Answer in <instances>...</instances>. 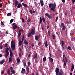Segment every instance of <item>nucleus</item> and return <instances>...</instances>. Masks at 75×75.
I'll return each mask as SVG.
<instances>
[{
    "instance_id": "f257e3e1",
    "label": "nucleus",
    "mask_w": 75,
    "mask_h": 75,
    "mask_svg": "<svg viewBox=\"0 0 75 75\" xmlns=\"http://www.w3.org/2000/svg\"><path fill=\"white\" fill-rule=\"evenodd\" d=\"M59 72V69L56 67L55 69V72L56 75H59V74H61L62 75L64 74V72H63V71L62 70H60V72Z\"/></svg>"
},
{
    "instance_id": "f03ea898",
    "label": "nucleus",
    "mask_w": 75,
    "mask_h": 75,
    "mask_svg": "<svg viewBox=\"0 0 75 75\" xmlns=\"http://www.w3.org/2000/svg\"><path fill=\"white\" fill-rule=\"evenodd\" d=\"M13 57V52L11 51V50H10V57L9 59V62H11L12 61V58Z\"/></svg>"
},
{
    "instance_id": "7ed1b4c3",
    "label": "nucleus",
    "mask_w": 75,
    "mask_h": 75,
    "mask_svg": "<svg viewBox=\"0 0 75 75\" xmlns=\"http://www.w3.org/2000/svg\"><path fill=\"white\" fill-rule=\"evenodd\" d=\"M35 28H33V29H32L30 31V34H32V35H34L35 34Z\"/></svg>"
},
{
    "instance_id": "20e7f679",
    "label": "nucleus",
    "mask_w": 75,
    "mask_h": 75,
    "mask_svg": "<svg viewBox=\"0 0 75 75\" xmlns=\"http://www.w3.org/2000/svg\"><path fill=\"white\" fill-rule=\"evenodd\" d=\"M26 72L27 74H29V73H30V69H29V68H28V67L27 66V65L26 66Z\"/></svg>"
},
{
    "instance_id": "39448f33",
    "label": "nucleus",
    "mask_w": 75,
    "mask_h": 75,
    "mask_svg": "<svg viewBox=\"0 0 75 75\" xmlns=\"http://www.w3.org/2000/svg\"><path fill=\"white\" fill-rule=\"evenodd\" d=\"M11 47L12 51H14L15 49V47H16V45H15V44L14 45H11Z\"/></svg>"
},
{
    "instance_id": "423d86ee",
    "label": "nucleus",
    "mask_w": 75,
    "mask_h": 75,
    "mask_svg": "<svg viewBox=\"0 0 75 75\" xmlns=\"http://www.w3.org/2000/svg\"><path fill=\"white\" fill-rule=\"evenodd\" d=\"M45 15L49 18H51V15H50L48 13H45Z\"/></svg>"
},
{
    "instance_id": "0eeeda50",
    "label": "nucleus",
    "mask_w": 75,
    "mask_h": 75,
    "mask_svg": "<svg viewBox=\"0 0 75 75\" xmlns=\"http://www.w3.org/2000/svg\"><path fill=\"white\" fill-rule=\"evenodd\" d=\"M22 43H23V42H22L21 40H20L18 42L19 47H20V46H21Z\"/></svg>"
},
{
    "instance_id": "6e6552de",
    "label": "nucleus",
    "mask_w": 75,
    "mask_h": 75,
    "mask_svg": "<svg viewBox=\"0 0 75 75\" xmlns=\"http://www.w3.org/2000/svg\"><path fill=\"white\" fill-rule=\"evenodd\" d=\"M74 69V64H71V71H73Z\"/></svg>"
},
{
    "instance_id": "1a4fd4ad",
    "label": "nucleus",
    "mask_w": 75,
    "mask_h": 75,
    "mask_svg": "<svg viewBox=\"0 0 75 75\" xmlns=\"http://www.w3.org/2000/svg\"><path fill=\"white\" fill-rule=\"evenodd\" d=\"M18 1L17 0L15 1V6L16 7L17 6V5H18Z\"/></svg>"
},
{
    "instance_id": "9d476101",
    "label": "nucleus",
    "mask_w": 75,
    "mask_h": 75,
    "mask_svg": "<svg viewBox=\"0 0 75 75\" xmlns=\"http://www.w3.org/2000/svg\"><path fill=\"white\" fill-rule=\"evenodd\" d=\"M17 8H20V7L22 8V5H21V4L20 3L18 4V5L17 6Z\"/></svg>"
},
{
    "instance_id": "9b49d317",
    "label": "nucleus",
    "mask_w": 75,
    "mask_h": 75,
    "mask_svg": "<svg viewBox=\"0 0 75 75\" xmlns=\"http://www.w3.org/2000/svg\"><path fill=\"white\" fill-rule=\"evenodd\" d=\"M42 21L44 23H46V21H45V17H42Z\"/></svg>"
},
{
    "instance_id": "f8f14e48",
    "label": "nucleus",
    "mask_w": 75,
    "mask_h": 75,
    "mask_svg": "<svg viewBox=\"0 0 75 75\" xmlns=\"http://www.w3.org/2000/svg\"><path fill=\"white\" fill-rule=\"evenodd\" d=\"M22 5L24 6V7H28V6H27V4H24V3H22Z\"/></svg>"
},
{
    "instance_id": "ddd939ff",
    "label": "nucleus",
    "mask_w": 75,
    "mask_h": 75,
    "mask_svg": "<svg viewBox=\"0 0 75 75\" xmlns=\"http://www.w3.org/2000/svg\"><path fill=\"white\" fill-rule=\"evenodd\" d=\"M15 43H16V42H15V41L13 40H12L11 42V45H14Z\"/></svg>"
},
{
    "instance_id": "4468645a",
    "label": "nucleus",
    "mask_w": 75,
    "mask_h": 75,
    "mask_svg": "<svg viewBox=\"0 0 75 75\" xmlns=\"http://www.w3.org/2000/svg\"><path fill=\"white\" fill-rule=\"evenodd\" d=\"M37 58V54L36 53L33 56V58L34 59H36Z\"/></svg>"
},
{
    "instance_id": "2eb2a0df",
    "label": "nucleus",
    "mask_w": 75,
    "mask_h": 75,
    "mask_svg": "<svg viewBox=\"0 0 75 75\" xmlns=\"http://www.w3.org/2000/svg\"><path fill=\"white\" fill-rule=\"evenodd\" d=\"M35 40H38V39H39V37H38V35H36L35 37Z\"/></svg>"
},
{
    "instance_id": "dca6fc26",
    "label": "nucleus",
    "mask_w": 75,
    "mask_h": 75,
    "mask_svg": "<svg viewBox=\"0 0 75 75\" xmlns=\"http://www.w3.org/2000/svg\"><path fill=\"white\" fill-rule=\"evenodd\" d=\"M40 2L41 6H42V7H43V6H44V3H43V1H42V0H40Z\"/></svg>"
},
{
    "instance_id": "f3484780",
    "label": "nucleus",
    "mask_w": 75,
    "mask_h": 75,
    "mask_svg": "<svg viewBox=\"0 0 75 75\" xmlns=\"http://www.w3.org/2000/svg\"><path fill=\"white\" fill-rule=\"evenodd\" d=\"M22 42H23L24 40H25V38L24 37V35H23L21 38Z\"/></svg>"
},
{
    "instance_id": "a211bd4d",
    "label": "nucleus",
    "mask_w": 75,
    "mask_h": 75,
    "mask_svg": "<svg viewBox=\"0 0 75 75\" xmlns=\"http://www.w3.org/2000/svg\"><path fill=\"white\" fill-rule=\"evenodd\" d=\"M4 62H5V61L4 60H2L0 62V64H4Z\"/></svg>"
},
{
    "instance_id": "6ab92c4d",
    "label": "nucleus",
    "mask_w": 75,
    "mask_h": 75,
    "mask_svg": "<svg viewBox=\"0 0 75 75\" xmlns=\"http://www.w3.org/2000/svg\"><path fill=\"white\" fill-rule=\"evenodd\" d=\"M42 44V41L40 40L39 42L38 43V45H39V46H40Z\"/></svg>"
},
{
    "instance_id": "aec40b11",
    "label": "nucleus",
    "mask_w": 75,
    "mask_h": 75,
    "mask_svg": "<svg viewBox=\"0 0 75 75\" xmlns=\"http://www.w3.org/2000/svg\"><path fill=\"white\" fill-rule=\"evenodd\" d=\"M49 60L50 62H53V59L50 57H49Z\"/></svg>"
},
{
    "instance_id": "412c9836",
    "label": "nucleus",
    "mask_w": 75,
    "mask_h": 75,
    "mask_svg": "<svg viewBox=\"0 0 75 75\" xmlns=\"http://www.w3.org/2000/svg\"><path fill=\"white\" fill-rule=\"evenodd\" d=\"M49 8H52V7H53V4H49Z\"/></svg>"
},
{
    "instance_id": "4be33fe9",
    "label": "nucleus",
    "mask_w": 75,
    "mask_h": 75,
    "mask_svg": "<svg viewBox=\"0 0 75 75\" xmlns=\"http://www.w3.org/2000/svg\"><path fill=\"white\" fill-rule=\"evenodd\" d=\"M17 28V25H15L14 26H13V28L14 30H16V28Z\"/></svg>"
},
{
    "instance_id": "5701e85b",
    "label": "nucleus",
    "mask_w": 75,
    "mask_h": 75,
    "mask_svg": "<svg viewBox=\"0 0 75 75\" xmlns=\"http://www.w3.org/2000/svg\"><path fill=\"white\" fill-rule=\"evenodd\" d=\"M32 36V34L30 33H29L28 34V37H31Z\"/></svg>"
},
{
    "instance_id": "b1692460",
    "label": "nucleus",
    "mask_w": 75,
    "mask_h": 75,
    "mask_svg": "<svg viewBox=\"0 0 75 75\" xmlns=\"http://www.w3.org/2000/svg\"><path fill=\"white\" fill-rule=\"evenodd\" d=\"M21 33L20 32H19V33L18 34V37L19 38L21 36Z\"/></svg>"
},
{
    "instance_id": "393cba45",
    "label": "nucleus",
    "mask_w": 75,
    "mask_h": 75,
    "mask_svg": "<svg viewBox=\"0 0 75 75\" xmlns=\"http://www.w3.org/2000/svg\"><path fill=\"white\" fill-rule=\"evenodd\" d=\"M55 8H53V7H52V8H51L50 10L52 11H55Z\"/></svg>"
},
{
    "instance_id": "a878e982",
    "label": "nucleus",
    "mask_w": 75,
    "mask_h": 75,
    "mask_svg": "<svg viewBox=\"0 0 75 75\" xmlns=\"http://www.w3.org/2000/svg\"><path fill=\"white\" fill-rule=\"evenodd\" d=\"M61 44L62 45V46H64V41H61Z\"/></svg>"
},
{
    "instance_id": "bb28decb",
    "label": "nucleus",
    "mask_w": 75,
    "mask_h": 75,
    "mask_svg": "<svg viewBox=\"0 0 75 75\" xmlns=\"http://www.w3.org/2000/svg\"><path fill=\"white\" fill-rule=\"evenodd\" d=\"M24 43L25 44H26V45H27L28 44V42L26 40H25L24 41Z\"/></svg>"
},
{
    "instance_id": "cd10ccee",
    "label": "nucleus",
    "mask_w": 75,
    "mask_h": 75,
    "mask_svg": "<svg viewBox=\"0 0 75 75\" xmlns=\"http://www.w3.org/2000/svg\"><path fill=\"white\" fill-rule=\"evenodd\" d=\"M45 61H46V57H44L43 58V62H45Z\"/></svg>"
},
{
    "instance_id": "c85d7f7f",
    "label": "nucleus",
    "mask_w": 75,
    "mask_h": 75,
    "mask_svg": "<svg viewBox=\"0 0 75 75\" xmlns=\"http://www.w3.org/2000/svg\"><path fill=\"white\" fill-rule=\"evenodd\" d=\"M63 62L64 63V65L65 67H66V62H65V60H64V59H63Z\"/></svg>"
},
{
    "instance_id": "c756f323",
    "label": "nucleus",
    "mask_w": 75,
    "mask_h": 75,
    "mask_svg": "<svg viewBox=\"0 0 75 75\" xmlns=\"http://www.w3.org/2000/svg\"><path fill=\"white\" fill-rule=\"evenodd\" d=\"M45 46L46 47H48V43L47 42V41H46L45 43Z\"/></svg>"
},
{
    "instance_id": "7c9ffc66",
    "label": "nucleus",
    "mask_w": 75,
    "mask_h": 75,
    "mask_svg": "<svg viewBox=\"0 0 75 75\" xmlns=\"http://www.w3.org/2000/svg\"><path fill=\"white\" fill-rule=\"evenodd\" d=\"M62 46V50H65V46Z\"/></svg>"
},
{
    "instance_id": "2f4dec72",
    "label": "nucleus",
    "mask_w": 75,
    "mask_h": 75,
    "mask_svg": "<svg viewBox=\"0 0 75 75\" xmlns=\"http://www.w3.org/2000/svg\"><path fill=\"white\" fill-rule=\"evenodd\" d=\"M61 27H64L65 26V24H64V23H62L61 24Z\"/></svg>"
},
{
    "instance_id": "473e14b6",
    "label": "nucleus",
    "mask_w": 75,
    "mask_h": 75,
    "mask_svg": "<svg viewBox=\"0 0 75 75\" xmlns=\"http://www.w3.org/2000/svg\"><path fill=\"white\" fill-rule=\"evenodd\" d=\"M11 72L13 74H16V71L14 70H12L11 71Z\"/></svg>"
},
{
    "instance_id": "72a5a7b5",
    "label": "nucleus",
    "mask_w": 75,
    "mask_h": 75,
    "mask_svg": "<svg viewBox=\"0 0 75 75\" xmlns=\"http://www.w3.org/2000/svg\"><path fill=\"white\" fill-rule=\"evenodd\" d=\"M17 62L18 63L20 62V60L19 58H18L17 59Z\"/></svg>"
},
{
    "instance_id": "f704fd0d",
    "label": "nucleus",
    "mask_w": 75,
    "mask_h": 75,
    "mask_svg": "<svg viewBox=\"0 0 75 75\" xmlns=\"http://www.w3.org/2000/svg\"><path fill=\"white\" fill-rule=\"evenodd\" d=\"M56 7V4L55 3H54L53 5V8H55Z\"/></svg>"
},
{
    "instance_id": "c9c22d12",
    "label": "nucleus",
    "mask_w": 75,
    "mask_h": 75,
    "mask_svg": "<svg viewBox=\"0 0 75 75\" xmlns=\"http://www.w3.org/2000/svg\"><path fill=\"white\" fill-rule=\"evenodd\" d=\"M8 50H9V49L8 48H7L5 51V52H8Z\"/></svg>"
},
{
    "instance_id": "e433bc0d",
    "label": "nucleus",
    "mask_w": 75,
    "mask_h": 75,
    "mask_svg": "<svg viewBox=\"0 0 75 75\" xmlns=\"http://www.w3.org/2000/svg\"><path fill=\"white\" fill-rule=\"evenodd\" d=\"M11 15V13H8V14H7V16H10Z\"/></svg>"
},
{
    "instance_id": "4c0bfd02",
    "label": "nucleus",
    "mask_w": 75,
    "mask_h": 75,
    "mask_svg": "<svg viewBox=\"0 0 75 75\" xmlns=\"http://www.w3.org/2000/svg\"><path fill=\"white\" fill-rule=\"evenodd\" d=\"M40 23H42V18L41 17H40Z\"/></svg>"
},
{
    "instance_id": "58836bf2",
    "label": "nucleus",
    "mask_w": 75,
    "mask_h": 75,
    "mask_svg": "<svg viewBox=\"0 0 75 75\" xmlns=\"http://www.w3.org/2000/svg\"><path fill=\"white\" fill-rule=\"evenodd\" d=\"M66 29V27H65V26H63L62 28V30H65Z\"/></svg>"
},
{
    "instance_id": "ea45409f",
    "label": "nucleus",
    "mask_w": 75,
    "mask_h": 75,
    "mask_svg": "<svg viewBox=\"0 0 75 75\" xmlns=\"http://www.w3.org/2000/svg\"><path fill=\"white\" fill-rule=\"evenodd\" d=\"M68 50H72L71 46H69L68 47Z\"/></svg>"
},
{
    "instance_id": "a19ab883",
    "label": "nucleus",
    "mask_w": 75,
    "mask_h": 75,
    "mask_svg": "<svg viewBox=\"0 0 75 75\" xmlns=\"http://www.w3.org/2000/svg\"><path fill=\"white\" fill-rule=\"evenodd\" d=\"M52 37L53 39H55V35H52Z\"/></svg>"
},
{
    "instance_id": "79ce46f5",
    "label": "nucleus",
    "mask_w": 75,
    "mask_h": 75,
    "mask_svg": "<svg viewBox=\"0 0 75 75\" xmlns=\"http://www.w3.org/2000/svg\"><path fill=\"white\" fill-rule=\"evenodd\" d=\"M21 31H22V32L23 33V32H24V30L23 29H21L19 30V33H20V32H21Z\"/></svg>"
},
{
    "instance_id": "37998d69",
    "label": "nucleus",
    "mask_w": 75,
    "mask_h": 75,
    "mask_svg": "<svg viewBox=\"0 0 75 75\" xmlns=\"http://www.w3.org/2000/svg\"><path fill=\"white\" fill-rule=\"evenodd\" d=\"M23 66L24 67H25L26 66V62H23Z\"/></svg>"
},
{
    "instance_id": "c03bdc74",
    "label": "nucleus",
    "mask_w": 75,
    "mask_h": 75,
    "mask_svg": "<svg viewBox=\"0 0 75 75\" xmlns=\"http://www.w3.org/2000/svg\"><path fill=\"white\" fill-rule=\"evenodd\" d=\"M48 35L49 36V37H50V31H48Z\"/></svg>"
},
{
    "instance_id": "a18cd8bd",
    "label": "nucleus",
    "mask_w": 75,
    "mask_h": 75,
    "mask_svg": "<svg viewBox=\"0 0 75 75\" xmlns=\"http://www.w3.org/2000/svg\"><path fill=\"white\" fill-rule=\"evenodd\" d=\"M29 12L31 14H33V11H32V10H30V11H29Z\"/></svg>"
},
{
    "instance_id": "49530a36",
    "label": "nucleus",
    "mask_w": 75,
    "mask_h": 75,
    "mask_svg": "<svg viewBox=\"0 0 75 75\" xmlns=\"http://www.w3.org/2000/svg\"><path fill=\"white\" fill-rule=\"evenodd\" d=\"M13 67H10V71H13Z\"/></svg>"
},
{
    "instance_id": "de8ad7c7",
    "label": "nucleus",
    "mask_w": 75,
    "mask_h": 75,
    "mask_svg": "<svg viewBox=\"0 0 75 75\" xmlns=\"http://www.w3.org/2000/svg\"><path fill=\"white\" fill-rule=\"evenodd\" d=\"M21 19H22V23H24V21L25 20H24V19L23 18H22Z\"/></svg>"
},
{
    "instance_id": "09e8293b",
    "label": "nucleus",
    "mask_w": 75,
    "mask_h": 75,
    "mask_svg": "<svg viewBox=\"0 0 75 75\" xmlns=\"http://www.w3.org/2000/svg\"><path fill=\"white\" fill-rule=\"evenodd\" d=\"M27 21L28 23H29V22H30V21H31V19H30V18L28 19L27 20Z\"/></svg>"
},
{
    "instance_id": "8fccbe9b",
    "label": "nucleus",
    "mask_w": 75,
    "mask_h": 75,
    "mask_svg": "<svg viewBox=\"0 0 75 75\" xmlns=\"http://www.w3.org/2000/svg\"><path fill=\"white\" fill-rule=\"evenodd\" d=\"M7 73L8 74H10V71L9 69L8 70Z\"/></svg>"
},
{
    "instance_id": "3c124183",
    "label": "nucleus",
    "mask_w": 75,
    "mask_h": 75,
    "mask_svg": "<svg viewBox=\"0 0 75 75\" xmlns=\"http://www.w3.org/2000/svg\"><path fill=\"white\" fill-rule=\"evenodd\" d=\"M12 22H13V19H11L10 21V24H11V23H12Z\"/></svg>"
},
{
    "instance_id": "603ef678",
    "label": "nucleus",
    "mask_w": 75,
    "mask_h": 75,
    "mask_svg": "<svg viewBox=\"0 0 75 75\" xmlns=\"http://www.w3.org/2000/svg\"><path fill=\"white\" fill-rule=\"evenodd\" d=\"M28 65H31V63L30 62H28Z\"/></svg>"
},
{
    "instance_id": "864d4df0",
    "label": "nucleus",
    "mask_w": 75,
    "mask_h": 75,
    "mask_svg": "<svg viewBox=\"0 0 75 75\" xmlns=\"http://www.w3.org/2000/svg\"><path fill=\"white\" fill-rule=\"evenodd\" d=\"M75 0H72V2L73 4H75Z\"/></svg>"
},
{
    "instance_id": "5fc2aeb1",
    "label": "nucleus",
    "mask_w": 75,
    "mask_h": 75,
    "mask_svg": "<svg viewBox=\"0 0 75 75\" xmlns=\"http://www.w3.org/2000/svg\"><path fill=\"white\" fill-rule=\"evenodd\" d=\"M22 71H24V72H25V69L24 68L22 69Z\"/></svg>"
},
{
    "instance_id": "6e6d98bb",
    "label": "nucleus",
    "mask_w": 75,
    "mask_h": 75,
    "mask_svg": "<svg viewBox=\"0 0 75 75\" xmlns=\"http://www.w3.org/2000/svg\"><path fill=\"white\" fill-rule=\"evenodd\" d=\"M30 56H31V54H29L28 55V58H30Z\"/></svg>"
},
{
    "instance_id": "4d7b16f0",
    "label": "nucleus",
    "mask_w": 75,
    "mask_h": 75,
    "mask_svg": "<svg viewBox=\"0 0 75 75\" xmlns=\"http://www.w3.org/2000/svg\"><path fill=\"white\" fill-rule=\"evenodd\" d=\"M8 54H5V57L6 58H7V57H8Z\"/></svg>"
},
{
    "instance_id": "13d9d810",
    "label": "nucleus",
    "mask_w": 75,
    "mask_h": 75,
    "mask_svg": "<svg viewBox=\"0 0 75 75\" xmlns=\"http://www.w3.org/2000/svg\"><path fill=\"white\" fill-rule=\"evenodd\" d=\"M65 59L66 60V62H68V59H67V57H65Z\"/></svg>"
},
{
    "instance_id": "bf43d9fd",
    "label": "nucleus",
    "mask_w": 75,
    "mask_h": 75,
    "mask_svg": "<svg viewBox=\"0 0 75 75\" xmlns=\"http://www.w3.org/2000/svg\"><path fill=\"white\" fill-rule=\"evenodd\" d=\"M19 57H21V53H20L19 54Z\"/></svg>"
},
{
    "instance_id": "052dcab7",
    "label": "nucleus",
    "mask_w": 75,
    "mask_h": 75,
    "mask_svg": "<svg viewBox=\"0 0 75 75\" xmlns=\"http://www.w3.org/2000/svg\"><path fill=\"white\" fill-rule=\"evenodd\" d=\"M58 19V17H57L56 18V21H57V20Z\"/></svg>"
},
{
    "instance_id": "680f3d73",
    "label": "nucleus",
    "mask_w": 75,
    "mask_h": 75,
    "mask_svg": "<svg viewBox=\"0 0 75 75\" xmlns=\"http://www.w3.org/2000/svg\"><path fill=\"white\" fill-rule=\"evenodd\" d=\"M16 24V23H13L12 25H12V26H13V25H14Z\"/></svg>"
},
{
    "instance_id": "e2e57ef3",
    "label": "nucleus",
    "mask_w": 75,
    "mask_h": 75,
    "mask_svg": "<svg viewBox=\"0 0 75 75\" xmlns=\"http://www.w3.org/2000/svg\"><path fill=\"white\" fill-rule=\"evenodd\" d=\"M6 54H7V55H9V52H5Z\"/></svg>"
},
{
    "instance_id": "0e129e2a",
    "label": "nucleus",
    "mask_w": 75,
    "mask_h": 75,
    "mask_svg": "<svg viewBox=\"0 0 75 75\" xmlns=\"http://www.w3.org/2000/svg\"><path fill=\"white\" fill-rule=\"evenodd\" d=\"M3 6V5L2 4H0V7H1Z\"/></svg>"
},
{
    "instance_id": "69168bd1",
    "label": "nucleus",
    "mask_w": 75,
    "mask_h": 75,
    "mask_svg": "<svg viewBox=\"0 0 75 75\" xmlns=\"http://www.w3.org/2000/svg\"><path fill=\"white\" fill-rule=\"evenodd\" d=\"M4 70L2 71L1 72L2 74H4Z\"/></svg>"
},
{
    "instance_id": "338daca9",
    "label": "nucleus",
    "mask_w": 75,
    "mask_h": 75,
    "mask_svg": "<svg viewBox=\"0 0 75 75\" xmlns=\"http://www.w3.org/2000/svg\"><path fill=\"white\" fill-rule=\"evenodd\" d=\"M0 49H2V48H3V47H2V45H0Z\"/></svg>"
},
{
    "instance_id": "774afa93",
    "label": "nucleus",
    "mask_w": 75,
    "mask_h": 75,
    "mask_svg": "<svg viewBox=\"0 0 75 75\" xmlns=\"http://www.w3.org/2000/svg\"><path fill=\"white\" fill-rule=\"evenodd\" d=\"M31 46L32 47H34V44L32 43L31 44Z\"/></svg>"
}]
</instances>
